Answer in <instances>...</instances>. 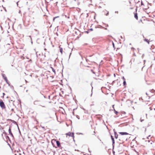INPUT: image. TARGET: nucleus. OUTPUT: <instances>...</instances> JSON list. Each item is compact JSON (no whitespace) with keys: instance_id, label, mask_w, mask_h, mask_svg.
Returning a JSON list of instances; mask_svg holds the SVG:
<instances>
[{"instance_id":"f257e3e1","label":"nucleus","mask_w":155,"mask_h":155,"mask_svg":"<svg viewBox=\"0 0 155 155\" xmlns=\"http://www.w3.org/2000/svg\"><path fill=\"white\" fill-rule=\"evenodd\" d=\"M51 143L53 147H54V144L55 143H57V147H61V143L58 140H56L55 139H53L51 140Z\"/></svg>"},{"instance_id":"f03ea898","label":"nucleus","mask_w":155,"mask_h":155,"mask_svg":"<svg viewBox=\"0 0 155 155\" xmlns=\"http://www.w3.org/2000/svg\"><path fill=\"white\" fill-rule=\"evenodd\" d=\"M0 106L2 109H5L6 108L5 105L2 100L0 101Z\"/></svg>"},{"instance_id":"7ed1b4c3","label":"nucleus","mask_w":155,"mask_h":155,"mask_svg":"<svg viewBox=\"0 0 155 155\" xmlns=\"http://www.w3.org/2000/svg\"><path fill=\"white\" fill-rule=\"evenodd\" d=\"M66 137H67L68 136V137H71L73 138H74V134L73 133H71L69 132L68 133L66 134Z\"/></svg>"},{"instance_id":"20e7f679","label":"nucleus","mask_w":155,"mask_h":155,"mask_svg":"<svg viewBox=\"0 0 155 155\" xmlns=\"http://www.w3.org/2000/svg\"><path fill=\"white\" fill-rule=\"evenodd\" d=\"M119 134L121 135H127L128 134L126 132H119Z\"/></svg>"},{"instance_id":"39448f33","label":"nucleus","mask_w":155,"mask_h":155,"mask_svg":"<svg viewBox=\"0 0 155 155\" xmlns=\"http://www.w3.org/2000/svg\"><path fill=\"white\" fill-rule=\"evenodd\" d=\"M109 45H110L113 46V48H115L114 43L112 41H110L109 42Z\"/></svg>"},{"instance_id":"423d86ee","label":"nucleus","mask_w":155,"mask_h":155,"mask_svg":"<svg viewBox=\"0 0 155 155\" xmlns=\"http://www.w3.org/2000/svg\"><path fill=\"white\" fill-rule=\"evenodd\" d=\"M134 16L135 18L137 19L138 20V16L137 13L136 12L134 13Z\"/></svg>"},{"instance_id":"0eeeda50","label":"nucleus","mask_w":155,"mask_h":155,"mask_svg":"<svg viewBox=\"0 0 155 155\" xmlns=\"http://www.w3.org/2000/svg\"><path fill=\"white\" fill-rule=\"evenodd\" d=\"M39 102V101H34V104L35 105H38Z\"/></svg>"},{"instance_id":"6e6552de","label":"nucleus","mask_w":155,"mask_h":155,"mask_svg":"<svg viewBox=\"0 0 155 155\" xmlns=\"http://www.w3.org/2000/svg\"><path fill=\"white\" fill-rule=\"evenodd\" d=\"M4 80H5V81H6V83L8 84V80L7 79V78L6 77H5L4 78Z\"/></svg>"},{"instance_id":"1a4fd4ad","label":"nucleus","mask_w":155,"mask_h":155,"mask_svg":"<svg viewBox=\"0 0 155 155\" xmlns=\"http://www.w3.org/2000/svg\"><path fill=\"white\" fill-rule=\"evenodd\" d=\"M8 131H9V133L10 134H11L12 135V134L11 132V129L10 128L9 129Z\"/></svg>"},{"instance_id":"9d476101","label":"nucleus","mask_w":155,"mask_h":155,"mask_svg":"<svg viewBox=\"0 0 155 155\" xmlns=\"http://www.w3.org/2000/svg\"><path fill=\"white\" fill-rule=\"evenodd\" d=\"M51 68L52 69V71L54 73V74H55V70L52 67H51Z\"/></svg>"},{"instance_id":"9b49d317","label":"nucleus","mask_w":155,"mask_h":155,"mask_svg":"<svg viewBox=\"0 0 155 155\" xmlns=\"http://www.w3.org/2000/svg\"><path fill=\"white\" fill-rule=\"evenodd\" d=\"M111 137L112 138V140L113 141V143H114V138H113V137L112 136H111Z\"/></svg>"},{"instance_id":"f8f14e48","label":"nucleus","mask_w":155,"mask_h":155,"mask_svg":"<svg viewBox=\"0 0 155 155\" xmlns=\"http://www.w3.org/2000/svg\"><path fill=\"white\" fill-rule=\"evenodd\" d=\"M144 41H146V42H147L148 43V44H149V41L148 39H144Z\"/></svg>"},{"instance_id":"ddd939ff","label":"nucleus","mask_w":155,"mask_h":155,"mask_svg":"<svg viewBox=\"0 0 155 155\" xmlns=\"http://www.w3.org/2000/svg\"><path fill=\"white\" fill-rule=\"evenodd\" d=\"M123 84L124 85H125L126 84V82L125 80H124L123 82Z\"/></svg>"},{"instance_id":"4468645a","label":"nucleus","mask_w":155,"mask_h":155,"mask_svg":"<svg viewBox=\"0 0 155 155\" xmlns=\"http://www.w3.org/2000/svg\"><path fill=\"white\" fill-rule=\"evenodd\" d=\"M60 51L61 53L62 54V51H63V49H60Z\"/></svg>"},{"instance_id":"2eb2a0df","label":"nucleus","mask_w":155,"mask_h":155,"mask_svg":"<svg viewBox=\"0 0 155 155\" xmlns=\"http://www.w3.org/2000/svg\"><path fill=\"white\" fill-rule=\"evenodd\" d=\"M58 16H57V17H54V18H53V21H54L55 19L56 18H58Z\"/></svg>"},{"instance_id":"dca6fc26","label":"nucleus","mask_w":155,"mask_h":155,"mask_svg":"<svg viewBox=\"0 0 155 155\" xmlns=\"http://www.w3.org/2000/svg\"><path fill=\"white\" fill-rule=\"evenodd\" d=\"M114 112L116 114H117V113H118V112H117V111H116L115 110H114Z\"/></svg>"},{"instance_id":"f3484780","label":"nucleus","mask_w":155,"mask_h":155,"mask_svg":"<svg viewBox=\"0 0 155 155\" xmlns=\"http://www.w3.org/2000/svg\"><path fill=\"white\" fill-rule=\"evenodd\" d=\"M122 79H123V80H124H124H125V78H124V77H122Z\"/></svg>"},{"instance_id":"a211bd4d","label":"nucleus","mask_w":155,"mask_h":155,"mask_svg":"<svg viewBox=\"0 0 155 155\" xmlns=\"http://www.w3.org/2000/svg\"><path fill=\"white\" fill-rule=\"evenodd\" d=\"M3 97H4V96H5V93H3Z\"/></svg>"},{"instance_id":"6ab92c4d","label":"nucleus","mask_w":155,"mask_h":155,"mask_svg":"<svg viewBox=\"0 0 155 155\" xmlns=\"http://www.w3.org/2000/svg\"><path fill=\"white\" fill-rule=\"evenodd\" d=\"M117 136H117V135L116 136V135H115V137L116 138H117Z\"/></svg>"},{"instance_id":"aec40b11","label":"nucleus","mask_w":155,"mask_h":155,"mask_svg":"<svg viewBox=\"0 0 155 155\" xmlns=\"http://www.w3.org/2000/svg\"><path fill=\"white\" fill-rule=\"evenodd\" d=\"M10 45V44H8L6 45Z\"/></svg>"},{"instance_id":"412c9836","label":"nucleus","mask_w":155,"mask_h":155,"mask_svg":"<svg viewBox=\"0 0 155 155\" xmlns=\"http://www.w3.org/2000/svg\"><path fill=\"white\" fill-rule=\"evenodd\" d=\"M25 81L26 82H27V81L26 80H25Z\"/></svg>"},{"instance_id":"4be33fe9","label":"nucleus","mask_w":155,"mask_h":155,"mask_svg":"<svg viewBox=\"0 0 155 155\" xmlns=\"http://www.w3.org/2000/svg\"><path fill=\"white\" fill-rule=\"evenodd\" d=\"M42 107H45V106H42Z\"/></svg>"},{"instance_id":"5701e85b","label":"nucleus","mask_w":155,"mask_h":155,"mask_svg":"<svg viewBox=\"0 0 155 155\" xmlns=\"http://www.w3.org/2000/svg\"><path fill=\"white\" fill-rule=\"evenodd\" d=\"M45 50H46V49H45Z\"/></svg>"}]
</instances>
